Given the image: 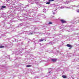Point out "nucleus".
<instances>
[{"instance_id": "a211bd4d", "label": "nucleus", "mask_w": 79, "mask_h": 79, "mask_svg": "<svg viewBox=\"0 0 79 79\" xmlns=\"http://www.w3.org/2000/svg\"><path fill=\"white\" fill-rule=\"evenodd\" d=\"M23 23H19V24L18 27H21V26H23Z\"/></svg>"}, {"instance_id": "dca6fc26", "label": "nucleus", "mask_w": 79, "mask_h": 79, "mask_svg": "<svg viewBox=\"0 0 79 79\" xmlns=\"http://www.w3.org/2000/svg\"><path fill=\"white\" fill-rule=\"evenodd\" d=\"M39 41L38 40H36L35 41H34V43L35 44H38L39 43Z\"/></svg>"}, {"instance_id": "72a5a7b5", "label": "nucleus", "mask_w": 79, "mask_h": 79, "mask_svg": "<svg viewBox=\"0 0 79 79\" xmlns=\"http://www.w3.org/2000/svg\"><path fill=\"white\" fill-rule=\"evenodd\" d=\"M46 34H47V35H49L50 34H49L48 33H46Z\"/></svg>"}, {"instance_id": "f8f14e48", "label": "nucleus", "mask_w": 79, "mask_h": 79, "mask_svg": "<svg viewBox=\"0 0 79 79\" xmlns=\"http://www.w3.org/2000/svg\"><path fill=\"white\" fill-rule=\"evenodd\" d=\"M57 59H52L51 60H52L53 62H56V61Z\"/></svg>"}, {"instance_id": "6e6552de", "label": "nucleus", "mask_w": 79, "mask_h": 79, "mask_svg": "<svg viewBox=\"0 0 79 79\" xmlns=\"http://www.w3.org/2000/svg\"><path fill=\"white\" fill-rule=\"evenodd\" d=\"M1 15L2 16V18H5L6 16V15L5 13H3Z\"/></svg>"}, {"instance_id": "79ce46f5", "label": "nucleus", "mask_w": 79, "mask_h": 79, "mask_svg": "<svg viewBox=\"0 0 79 79\" xmlns=\"http://www.w3.org/2000/svg\"><path fill=\"white\" fill-rule=\"evenodd\" d=\"M21 44L22 45H23V42H22L21 43Z\"/></svg>"}, {"instance_id": "4c0bfd02", "label": "nucleus", "mask_w": 79, "mask_h": 79, "mask_svg": "<svg viewBox=\"0 0 79 79\" xmlns=\"http://www.w3.org/2000/svg\"><path fill=\"white\" fill-rule=\"evenodd\" d=\"M57 53H60V51H57Z\"/></svg>"}, {"instance_id": "ea45409f", "label": "nucleus", "mask_w": 79, "mask_h": 79, "mask_svg": "<svg viewBox=\"0 0 79 79\" xmlns=\"http://www.w3.org/2000/svg\"><path fill=\"white\" fill-rule=\"evenodd\" d=\"M65 3L66 4H68V3L66 2H65Z\"/></svg>"}, {"instance_id": "473e14b6", "label": "nucleus", "mask_w": 79, "mask_h": 79, "mask_svg": "<svg viewBox=\"0 0 79 79\" xmlns=\"http://www.w3.org/2000/svg\"><path fill=\"white\" fill-rule=\"evenodd\" d=\"M26 21V19H24L23 20L22 19V20L21 21Z\"/></svg>"}, {"instance_id": "b1692460", "label": "nucleus", "mask_w": 79, "mask_h": 79, "mask_svg": "<svg viewBox=\"0 0 79 79\" xmlns=\"http://www.w3.org/2000/svg\"><path fill=\"white\" fill-rule=\"evenodd\" d=\"M31 65H27L26 66V67H27V68L28 67H31Z\"/></svg>"}, {"instance_id": "393cba45", "label": "nucleus", "mask_w": 79, "mask_h": 79, "mask_svg": "<svg viewBox=\"0 0 79 79\" xmlns=\"http://www.w3.org/2000/svg\"><path fill=\"white\" fill-rule=\"evenodd\" d=\"M52 24V22H49L48 23V24Z\"/></svg>"}, {"instance_id": "5701e85b", "label": "nucleus", "mask_w": 79, "mask_h": 79, "mask_svg": "<svg viewBox=\"0 0 79 79\" xmlns=\"http://www.w3.org/2000/svg\"><path fill=\"white\" fill-rule=\"evenodd\" d=\"M49 44H51V45H53V44H54V43H53L52 42H51L49 43Z\"/></svg>"}, {"instance_id": "412c9836", "label": "nucleus", "mask_w": 79, "mask_h": 79, "mask_svg": "<svg viewBox=\"0 0 79 79\" xmlns=\"http://www.w3.org/2000/svg\"><path fill=\"white\" fill-rule=\"evenodd\" d=\"M62 77H63V78H66L67 77L66 76H65V75H63L62 76Z\"/></svg>"}, {"instance_id": "f03ea898", "label": "nucleus", "mask_w": 79, "mask_h": 79, "mask_svg": "<svg viewBox=\"0 0 79 79\" xmlns=\"http://www.w3.org/2000/svg\"><path fill=\"white\" fill-rule=\"evenodd\" d=\"M21 53V51L20 49H16L15 50V55H18Z\"/></svg>"}, {"instance_id": "4be33fe9", "label": "nucleus", "mask_w": 79, "mask_h": 79, "mask_svg": "<svg viewBox=\"0 0 79 79\" xmlns=\"http://www.w3.org/2000/svg\"><path fill=\"white\" fill-rule=\"evenodd\" d=\"M71 6L72 7H73V6L74 7H78V6H79V5L77 6H76L75 5H74L73 6Z\"/></svg>"}, {"instance_id": "3c124183", "label": "nucleus", "mask_w": 79, "mask_h": 79, "mask_svg": "<svg viewBox=\"0 0 79 79\" xmlns=\"http://www.w3.org/2000/svg\"><path fill=\"white\" fill-rule=\"evenodd\" d=\"M20 34H22V33H20Z\"/></svg>"}, {"instance_id": "20e7f679", "label": "nucleus", "mask_w": 79, "mask_h": 79, "mask_svg": "<svg viewBox=\"0 0 79 79\" xmlns=\"http://www.w3.org/2000/svg\"><path fill=\"white\" fill-rule=\"evenodd\" d=\"M23 33L24 34V33H25V34H28L29 35H30V34L32 35V34H34V33L33 32H30V33H29V32L28 31H23Z\"/></svg>"}, {"instance_id": "e433bc0d", "label": "nucleus", "mask_w": 79, "mask_h": 79, "mask_svg": "<svg viewBox=\"0 0 79 79\" xmlns=\"http://www.w3.org/2000/svg\"><path fill=\"white\" fill-rule=\"evenodd\" d=\"M35 29H39V28L37 27H36L35 28Z\"/></svg>"}, {"instance_id": "de8ad7c7", "label": "nucleus", "mask_w": 79, "mask_h": 79, "mask_svg": "<svg viewBox=\"0 0 79 79\" xmlns=\"http://www.w3.org/2000/svg\"><path fill=\"white\" fill-rule=\"evenodd\" d=\"M34 39H34V38L33 39V40H34Z\"/></svg>"}, {"instance_id": "7ed1b4c3", "label": "nucleus", "mask_w": 79, "mask_h": 79, "mask_svg": "<svg viewBox=\"0 0 79 79\" xmlns=\"http://www.w3.org/2000/svg\"><path fill=\"white\" fill-rule=\"evenodd\" d=\"M39 0H35L34 1V2H35V3H36L38 6H39V7H40L41 6V5L39 3V2H37Z\"/></svg>"}, {"instance_id": "bf43d9fd", "label": "nucleus", "mask_w": 79, "mask_h": 79, "mask_svg": "<svg viewBox=\"0 0 79 79\" xmlns=\"http://www.w3.org/2000/svg\"><path fill=\"white\" fill-rule=\"evenodd\" d=\"M0 18H1V17H0Z\"/></svg>"}, {"instance_id": "c756f323", "label": "nucleus", "mask_w": 79, "mask_h": 79, "mask_svg": "<svg viewBox=\"0 0 79 79\" xmlns=\"http://www.w3.org/2000/svg\"><path fill=\"white\" fill-rule=\"evenodd\" d=\"M15 37H17V39H18V37H19V35H16V36H15Z\"/></svg>"}, {"instance_id": "13d9d810", "label": "nucleus", "mask_w": 79, "mask_h": 79, "mask_svg": "<svg viewBox=\"0 0 79 79\" xmlns=\"http://www.w3.org/2000/svg\"><path fill=\"white\" fill-rule=\"evenodd\" d=\"M46 40H45V41H46Z\"/></svg>"}, {"instance_id": "f3484780", "label": "nucleus", "mask_w": 79, "mask_h": 79, "mask_svg": "<svg viewBox=\"0 0 79 79\" xmlns=\"http://www.w3.org/2000/svg\"><path fill=\"white\" fill-rule=\"evenodd\" d=\"M66 28H67V26H65V27H61V28L62 29H66Z\"/></svg>"}, {"instance_id": "9d476101", "label": "nucleus", "mask_w": 79, "mask_h": 79, "mask_svg": "<svg viewBox=\"0 0 79 79\" xmlns=\"http://www.w3.org/2000/svg\"><path fill=\"white\" fill-rule=\"evenodd\" d=\"M74 35H77V36H78L77 37V39L79 38V33H77V34L75 33H74V34L73 35H72V36H74Z\"/></svg>"}, {"instance_id": "0eeeda50", "label": "nucleus", "mask_w": 79, "mask_h": 79, "mask_svg": "<svg viewBox=\"0 0 79 79\" xmlns=\"http://www.w3.org/2000/svg\"><path fill=\"white\" fill-rule=\"evenodd\" d=\"M41 7L42 8H44V9H43V12L44 13H45L46 12V11H45V10H46V9H45V7H46V6H45L44 5V6H42Z\"/></svg>"}, {"instance_id": "2eb2a0df", "label": "nucleus", "mask_w": 79, "mask_h": 79, "mask_svg": "<svg viewBox=\"0 0 79 79\" xmlns=\"http://www.w3.org/2000/svg\"><path fill=\"white\" fill-rule=\"evenodd\" d=\"M66 46L68 47H70V48H71L72 47V46L69 44H67Z\"/></svg>"}, {"instance_id": "2f4dec72", "label": "nucleus", "mask_w": 79, "mask_h": 79, "mask_svg": "<svg viewBox=\"0 0 79 79\" xmlns=\"http://www.w3.org/2000/svg\"><path fill=\"white\" fill-rule=\"evenodd\" d=\"M0 10H2V6H0Z\"/></svg>"}, {"instance_id": "6e6d98bb", "label": "nucleus", "mask_w": 79, "mask_h": 79, "mask_svg": "<svg viewBox=\"0 0 79 79\" xmlns=\"http://www.w3.org/2000/svg\"><path fill=\"white\" fill-rule=\"evenodd\" d=\"M78 23H79V21H78Z\"/></svg>"}, {"instance_id": "58836bf2", "label": "nucleus", "mask_w": 79, "mask_h": 79, "mask_svg": "<svg viewBox=\"0 0 79 79\" xmlns=\"http://www.w3.org/2000/svg\"><path fill=\"white\" fill-rule=\"evenodd\" d=\"M53 15H55V12H53Z\"/></svg>"}, {"instance_id": "a18cd8bd", "label": "nucleus", "mask_w": 79, "mask_h": 79, "mask_svg": "<svg viewBox=\"0 0 79 79\" xmlns=\"http://www.w3.org/2000/svg\"><path fill=\"white\" fill-rule=\"evenodd\" d=\"M41 26L40 28H42V26Z\"/></svg>"}, {"instance_id": "f257e3e1", "label": "nucleus", "mask_w": 79, "mask_h": 79, "mask_svg": "<svg viewBox=\"0 0 79 79\" xmlns=\"http://www.w3.org/2000/svg\"><path fill=\"white\" fill-rule=\"evenodd\" d=\"M9 18L8 16L5 17V18H4V19H5V20L3 21L2 22L3 23H4V24H5V23H7V24H9L10 26V27H8L7 28V27L5 25H4L3 26V27H5V29H10V28H11V27H12V26L11 25V24H11V22L9 21L6 20V19H8Z\"/></svg>"}, {"instance_id": "a19ab883", "label": "nucleus", "mask_w": 79, "mask_h": 79, "mask_svg": "<svg viewBox=\"0 0 79 79\" xmlns=\"http://www.w3.org/2000/svg\"><path fill=\"white\" fill-rule=\"evenodd\" d=\"M76 23H76V22H75L73 23V24H76Z\"/></svg>"}, {"instance_id": "cd10ccee", "label": "nucleus", "mask_w": 79, "mask_h": 79, "mask_svg": "<svg viewBox=\"0 0 79 79\" xmlns=\"http://www.w3.org/2000/svg\"><path fill=\"white\" fill-rule=\"evenodd\" d=\"M55 0H49V2H53Z\"/></svg>"}, {"instance_id": "ddd939ff", "label": "nucleus", "mask_w": 79, "mask_h": 79, "mask_svg": "<svg viewBox=\"0 0 79 79\" xmlns=\"http://www.w3.org/2000/svg\"><path fill=\"white\" fill-rule=\"evenodd\" d=\"M48 71H49V72H48V73H52V69L49 68L48 69Z\"/></svg>"}, {"instance_id": "49530a36", "label": "nucleus", "mask_w": 79, "mask_h": 79, "mask_svg": "<svg viewBox=\"0 0 79 79\" xmlns=\"http://www.w3.org/2000/svg\"><path fill=\"white\" fill-rule=\"evenodd\" d=\"M68 31V32H70V31Z\"/></svg>"}, {"instance_id": "c85d7f7f", "label": "nucleus", "mask_w": 79, "mask_h": 79, "mask_svg": "<svg viewBox=\"0 0 79 79\" xmlns=\"http://www.w3.org/2000/svg\"><path fill=\"white\" fill-rule=\"evenodd\" d=\"M26 28H27V27H23V30H25V29H26Z\"/></svg>"}, {"instance_id": "37998d69", "label": "nucleus", "mask_w": 79, "mask_h": 79, "mask_svg": "<svg viewBox=\"0 0 79 79\" xmlns=\"http://www.w3.org/2000/svg\"><path fill=\"white\" fill-rule=\"evenodd\" d=\"M35 10H37V8L36 7H35Z\"/></svg>"}, {"instance_id": "bb28decb", "label": "nucleus", "mask_w": 79, "mask_h": 79, "mask_svg": "<svg viewBox=\"0 0 79 79\" xmlns=\"http://www.w3.org/2000/svg\"><path fill=\"white\" fill-rule=\"evenodd\" d=\"M4 47V46H0V48H3Z\"/></svg>"}, {"instance_id": "4468645a", "label": "nucleus", "mask_w": 79, "mask_h": 79, "mask_svg": "<svg viewBox=\"0 0 79 79\" xmlns=\"http://www.w3.org/2000/svg\"><path fill=\"white\" fill-rule=\"evenodd\" d=\"M60 21H61V23H66V21L62 19L60 20Z\"/></svg>"}, {"instance_id": "5fc2aeb1", "label": "nucleus", "mask_w": 79, "mask_h": 79, "mask_svg": "<svg viewBox=\"0 0 79 79\" xmlns=\"http://www.w3.org/2000/svg\"><path fill=\"white\" fill-rule=\"evenodd\" d=\"M55 11H56V10H55Z\"/></svg>"}, {"instance_id": "603ef678", "label": "nucleus", "mask_w": 79, "mask_h": 79, "mask_svg": "<svg viewBox=\"0 0 79 79\" xmlns=\"http://www.w3.org/2000/svg\"><path fill=\"white\" fill-rule=\"evenodd\" d=\"M61 8H63V7H61Z\"/></svg>"}, {"instance_id": "c9c22d12", "label": "nucleus", "mask_w": 79, "mask_h": 79, "mask_svg": "<svg viewBox=\"0 0 79 79\" xmlns=\"http://www.w3.org/2000/svg\"><path fill=\"white\" fill-rule=\"evenodd\" d=\"M22 38H23V40H25V38H24V37H22Z\"/></svg>"}, {"instance_id": "4d7b16f0", "label": "nucleus", "mask_w": 79, "mask_h": 79, "mask_svg": "<svg viewBox=\"0 0 79 79\" xmlns=\"http://www.w3.org/2000/svg\"><path fill=\"white\" fill-rule=\"evenodd\" d=\"M71 29H70V30H71Z\"/></svg>"}, {"instance_id": "423d86ee", "label": "nucleus", "mask_w": 79, "mask_h": 79, "mask_svg": "<svg viewBox=\"0 0 79 79\" xmlns=\"http://www.w3.org/2000/svg\"><path fill=\"white\" fill-rule=\"evenodd\" d=\"M57 35H58V36H59V37H63V38H65V37H66V36L64 35H60V34H57Z\"/></svg>"}, {"instance_id": "aec40b11", "label": "nucleus", "mask_w": 79, "mask_h": 79, "mask_svg": "<svg viewBox=\"0 0 79 79\" xmlns=\"http://www.w3.org/2000/svg\"><path fill=\"white\" fill-rule=\"evenodd\" d=\"M44 40H43L42 39H40L39 41V42H42V41H43Z\"/></svg>"}, {"instance_id": "39448f33", "label": "nucleus", "mask_w": 79, "mask_h": 79, "mask_svg": "<svg viewBox=\"0 0 79 79\" xmlns=\"http://www.w3.org/2000/svg\"><path fill=\"white\" fill-rule=\"evenodd\" d=\"M33 1L31 0H29L28 1V5H30V4H33V3H35Z\"/></svg>"}, {"instance_id": "c03bdc74", "label": "nucleus", "mask_w": 79, "mask_h": 79, "mask_svg": "<svg viewBox=\"0 0 79 79\" xmlns=\"http://www.w3.org/2000/svg\"><path fill=\"white\" fill-rule=\"evenodd\" d=\"M23 11V9H22L21 11Z\"/></svg>"}, {"instance_id": "7c9ffc66", "label": "nucleus", "mask_w": 79, "mask_h": 79, "mask_svg": "<svg viewBox=\"0 0 79 79\" xmlns=\"http://www.w3.org/2000/svg\"><path fill=\"white\" fill-rule=\"evenodd\" d=\"M70 7H71V6H69V7H65V8H68V9L70 8Z\"/></svg>"}, {"instance_id": "1a4fd4ad", "label": "nucleus", "mask_w": 79, "mask_h": 79, "mask_svg": "<svg viewBox=\"0 0 79 79\" xmlns=\"http://www.w3.org/2000/svg\"><path fill=\"white\" fill-rule=\"evenodd\" d=\"M6 8V7L5 6H1V8L2 9V10H4V9H5Z\"/></svg>"}, {"instance_id": "f704fd0d", "label": "nucleus", "mask_w": 79, "mask_h": 79, "mask_svg": "<svg viewBox=\"0 0 79 79\" xmlns=\"http://www.w3.org/2000/svg\"><path fill=\"white\" fill-rule=\"evenodd\" d=\"M77 13H79V10H77Z\"/></svg>"}, {"instance_id": "864d4df0", "label": "nucleus", "mask_w": 79, "mask_h": 79, "mask_svg": "<svg viewBox=\"0 0 79 79\" xmlns=\"http://www.w3.org/2000/svg\"><path fill=\"white\" fill-rule=\"evenodd\" d=\"M40 29H41V28H40Z\"/></svg>"}, {"instance_id": "a878e982", "label": "nucleus", "mask_w": 79, "mask_h": 79, "mask_svg": "<svg viewBox=\"0 0 79 79\" xmlns=\"http://www.w3.org/2000/svg\"><path fill=\"white\" fill-rule=\"evenodd\" d=\"M74 1H75V0H71L69 1V2H74Z\"/></svg>"}, {"instance_id": "09e8293b", "label": "nucleus", "mask_w": 79, "mask_h": 79, "mask_svg": "<svg viewBox=\"0 0 79 79\" xmlns=\"http://www.w3.org/2000/svg\"><path fill=\"white\" fill-rule=\"evenodd\" d=\"M54 11H55L53 10L52 11V12H53Z\"/></svg>"}, {"instance_id": "6ab92c4d", "label": "nucleus", "mask_w": 79, "mask_h": 79, "mask_svg": "<svg viewBox=\"0 0 79 79\" xmlns=\"http://www.w3.org/2000/svg\"><path fill=\"white\" fill-rule=\"evenodd\" d=\"M46 4H47V5H50V1L47 2H46Z\"/></svg>"}, {"instance_id": "9b49d317", "label": "nucleus", "mask_w": 79, "mask_h": 79, "mask_svg": "<svg viewBox=\"0 0 79 79\" xmlns=\"http://www.w3.org/2000/svg\"><path fill=\"white\" fill-rule=\"evenodd\" d=\"M40 16H41L42 17H43L44 19H45V18H46V16L45 15H43V14H41L40 15Z\"/></svg>"}, {"instance_id": "8fccbe9b", "label": "nucleus", "mask_w": 79, "mask_h": 79, "mask_svg": "<svg viewBox=\"0 0 79 79\" xmlns=\"http://www.w3.org/2000/svg\"><path fill=\"white\" fill-rule=\"evenodd\" d=\"M14 41H16V40H14Z\"/></svg>"}]
</instances>
